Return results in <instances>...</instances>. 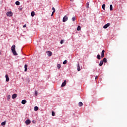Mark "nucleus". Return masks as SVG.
<instances>
[{"label": "nucleus", "instance_id": "7", "mask_svg": "<svg viewBox=\"0 0 127 127\" xmlns=\"http://www.w3.org/2000/svg\"><path fill=\"white\" fill-rule=\"evenodd\" d=\"M31 123V122L30 121V120H27L25 121V124L26 125H27V126H28V125H29V124H30Z\"/></svg>", "mask_w": 127, "mask_h": 127}, {"label": "nucleus", "instance_id": "23", "mask_svg": "<svg viewBox=\"0 0 127 127\" xmlns=\"http://www.w3.org/2000/svg\"><path fill=\"white\" fill-rule=\"evenodd\" d=\"M57 67L58 69H60V68H61V64H57Z\"/></svg>", "mask_w": 127, "mask_h": 127}, {"label": "nucleus", "instance_id": "2", "mask_svg": "<svg viewBox=\"0 0 127 127\" xmlns=\"http://www.w3.org/2000/svg\"><path fill=\"white\" fill-rule=\"evenodd\" d=\"M68 20V16L65 15L63 19V22H66Z\"/></svg>", "mask_w": 127, "mask_h": 127}, {"label": "nucleus", "instance_id": "19", "mask_svg": "<svg viewBox=\"0 0 127 127\" xmlns=\"http://www.w3.org/2000/svg\"><path fill=\"white\" fill-rule=\"evenodd\" d=\"M34 111H38V107L35 106V107H34Z\"/></svg>", "mask_w": 127, "mask_h": 127}, {"label": "nucleus", "instance_id": "34", "mask_svg": "<svg viewBox=\"0 0 127 127\" xmlns=\"http://www.w3.org/2000/svg\"><path fill=\"white\" fill-rule=\"evenodd\" d=\"M99 76H98V75H96V76H95V80H97V79H98V77Z\"/></svg>", "mask_w": 127, "mask_h": 127}, {"label": "nucleus", "instance_id": "9", "mask_svg": "<svg viewBox=\"0 0 127 127\" xmlns=\"http://www.w3.org/2000/svg\"><path fill=\"white\" fill-rule=\"evenodd\" d=\"M48 56H52V53L50 51L47 52Z\"/></svg>", "mask_w": 127, "mask_h": 127}, {"label": "nucleus", "instance_id": "35", "mask_svg": "<svg viewBox=\"0 0 127 127\" xmlns=\"http://www.w3.org/2000/svg\"><path fill=\"white\" fill-rule=\"evenodd\" d=\"M23 28L26 27V24H25V25H24L23 26Z\"/></svg>", "mask_w": 127, "mask_h": 127}, {"label": "nucleus", "instance_id": "37", "mask_svg": "<svg viewBox=\"0 0 127 127\" xmlns=\"http://www.w3.org/2000/svg\"><path fill=\"white\" fill-rule=\"evenodd\" d=\"M32 123H33V124H35V121H32Z\"/></svg>", "mask_w": 127, "mask_h": 127}, {"label": "nucleus", "instance_id": "26", "mask_svg": "<svg viewBox=\"0 0 127 127\" xmlns=\"http://www.w3.org/2000/svg\"><path fill=\"white\" fill-rule=\"evenodd\" d=\"M105 5H106L105 4H103L102 5V8H103V9H104V10H105Z\"/></svg>", "mask_w": 127, "mask_h": 127}, {"label": "nucleus", "instance_id": "36", "mask_svg": "<svg viewBox=\"0 0 127 127\" xmlns=\"http://www.w3.org/2000/svg\"><path fill=\"white\" fill-rule=\"evenodd\" d=\"M54 14V12H52V13L51 14V16H52V15H53Z\"/></svg>", "mask_w": 127, "mask_h": 127}, {"label": "nucleus", "instance_id": "14", "mask_svg": "<svg viewBox=\"0 0 127 127\" xmlns=\"http://www.w3.org/2000/svg\"><path fill=\"white\" fill-rule=\"evenodd\" d=\"M24 68H25V72H26L27 71V64H25L24 65Z\"/></svg>", "mask_w": 127, "mask_h": 127}, {"label": "nucleus", "instance_id": "31", "mask_svg": "<svg viewBox=\"0 0 127 127\" xmlns=\"http://www.w3.org/2000/svg\"><path fill=\"white\" fill-rule=\"evenodd\" d=\"M35 96H37V95H38V93L37 92V91H35Z\"/></svg>", "mask_w": 127, "mask_h": 127}, {"label": "nucleus", "instance_id": "16", "mask_svg": "<svg viewBox=\"0 0 127 127\" xmlns=\"http://www.w3.org/2000/svg\"><path fill=\"white\" fill-rule=\"evenodd\" d=\"M89 6H90V2H87L86 3V7H87V8H89Z\"/></svg>", "mask_w": 127, "mask_h": 127}, {"label": "nucleus", "instance_id": "17", "mask_svg": "<svg viewBox=\"0 0 127 127\" xmlns=\"http://www.w3.org/2000/svg\"><path fill=\"white\" fill-rule=\"evenodd\" d=\"M78 105L79 107H82V106H83V103H82V102H79Z\"/></svg>", "mask_w": 127, "mask_h": 127}, {"label": "nucleus", "instance_id": "8", "mask_svg": "<svg viewBox=\"0 0 127 127\" xmlns=\"http://www.w3.org/2000/svg\"><path fill=\"white\" fill-rule=\"evenodd\" d=\"M5 77L6 78V82H8V81H9V77H8V75L7 74H6Z\"/></svg>", "mask_w": 127, "mask_h": 127}, {"label": "nucleus", "instance_id": "22", "mask_svg": "<svg viewBox=\"0 0 127 127\" xmlns=\"http://www.w3.org/2000/svg\"><path fill=\"white\" fill-rule=\"evenodd\" d=\"M103 62H104V63H107V59L104 58L103 59Z\"/></svg>", "mask_w": 127, "mask_h": 127}, {"label": "nucleus", "instance_id": "4", "mask_svg": "<svg viewBox=\"0 0 127 127\" xmlns=\"http://www.w3.org/2000/svg\"><path fill=\"white\" fill-rule=\"evenodd\" d=\"M6 15L9 17L12 16V12L8 11L6 13Z\"/></svg>", "mask_w": 127, "mask_h": 127}, {"label": "nucleus", "instance_id": "25", "mask_svg": "<svg viewBox=\"0 0 127 127\" xmlns=\"http://www.w3.org/2000/svg\"><path fill=\"white\" fill-rule=\"evenodd\" d=\"M1 126H5V121L1 123Z\"/></svg>", "mask_w": 127, "mask_h": 127}, {"label": "nucleus", "instance_id": "5", "mask_svg": "<svg viewBox=\"0 0 127 127\" xmlns=\"http://www.w3.org/2000/svg\"><path fill=\"white\" fill-rule=\"evenodd\" d=\"M101 56V58H104V57L105 56V50H102Z\"/></svg>", "mask_w": 127, "mask_h": 127}, {"label": "nucleus", "instance_id": "13", "mask_svg": "<svg viewBox=\"0 0 127 127\" xmlns=\"http://www.w3.org/2000/svg\"><path fill=\"white\" fill-rule=\"evenodd\" d=\"M103 64H104V61H101L99 64V66H103Z\"/></svg>", "mask_w": 127, "mask_h": 127}, {"label": "nucleus", "instance_id": "33", "mask_svg": "<svg viewBox=\"0 0 127 127\" xmlns=\"http://www.w3.org/2000/svg\"><path fill=\"white\" fill-rule=\"evenodd\" d=\"M52 10H53V12H55V8L53 7L52 8Z\"/></svg>", "mask_w": 127, "mask_h": 127}, {"label": "nucleus", "instance_id": "12", "mask_svg": "<svg viewBox=\"0 0 127 127\" xmlns=\"http://www.w3.org/2000/svg\"><path fill=\"white\" fill-rule=\"evenodd\" d=\"M26 100H22V102H21V103L23 104V105H25V104H26Z\"/></svg>", "mask_w": 127, "mask_h": 127}, {"label": "nucleus", "instance_id": "32", "mask_svg": "<svg viewBox=\"0 0 127 127\" xmlns=\"http://www.w3.org/2000/svg\"><path fill=\"white\" fill-rule=\"evenodd\" d=\"M10 99V95H8L7 96V100L9 101V99Z\"/></svg>", "mask_w": 127, "mask_h": 127}, {"label": "nucleus", "instance_id": "38", "mask_svg": "<svg viewBox=\"0 0 127 127\" xmlns=\"http://www.w3.org/2000/svg\"><path fill=\"white\" fill-rule=\"evenodd\" d=\"M1 53H0V55Z\"/></svg>", "mask_w": 127, "mask_h": 127}, {"label": "nucleus", "instance_id": "27", "mask_svg": "<svg viewBox=\"0 0 127 127\" xmlns=\"http://www.w3.org/2000/svg\"><path fill=\"white\" fill-rule=\"evenodd\" d=\"M71 19L72 21H75V20H76V18L75 17H73Z\"/></svg>", "mask_w": 127, "mask_h": 127}, {"label": "nucleus", "instance_id": "21", "mask_svg": "<svg viewBox=\"0 0 127 127\" xmlns=\"http://www.w3.org/2000/svg\"><path fill=\"white\" fill-rule=\"evenodd\" d=\"M77 30H78V31L81 30V26H78Z\"/></svg>", "mask_w": 127, "mask_h": 127}, {"label": "nucleus", "instance_id": "18", "mask_svg": "<svg viewBox=\"0 0 127 127\" xmlns=\"http://www.w3.org/2000/svg\"><path fill=\"white\" fill-rule=\"evenodd\" d=\"M15 4H16V5H19V4H20V2H19L18 1H16L15 2Z\"/></svg>", "mask_w": 127, "mask_h": 127}, {"label": "nucleus", "instance_id": "24", "mask_svg": "<svg viewBox=\"0 0 127 127\" xmlns=\"http://www.w3.org/2000/svg\"><path fill=\"white\" fill-rule=\"evenodd\" d=\"M110 10H113V5L112 4L110 5Z\"/></svg>", "mask_w": 127, "mask_h": 127}, {"label": "nucleus", "instance_id": "11", "mask_svg": "<svg viewBox=\"0 0 127 127\" xmlns=\"http://www.w3.org/2000/svg\"><path fill=\"white\" fill-rule=\"evenodd\" d=\"M81 67H80V64H77V71H80Z\"/></svg>", "mask_w": 127, "mask_h": 127}, {"label": "nucleus", "instance_id": "3", "mask_svg": "<svg viewBox=\"0 0 127 127\" xmlns=\"http://www.w3.org/2000/svg\"><path fill=\"white\" fill-rule=\"evenodd\" d=\"M110 25H111V24H110V23H108L107 24H105L103 26V28H104V29H106L108 28V27H109V26H110Z\"/></svg>", "mask_w": 127, "mask_h": 127}, {"label": "nucleus", "instance_id": "20", "mask_svg": "<svg viewBox=\"0 0 127 127\" xmlns=\"http://www.w3.org/2000/svg\"><path fill=\"white\" fill-rule=\"evenodd\" d=\"M97 59L100 60L101 59V56L100 55H98L97 56Z\"/></svg>", "mask_w": 127, "mask_h": 127}, {"label": "nucleus", "instance_id": "29", "mask_svg": "<svg viewBox=\"0 0 127 127\" xmlns=\"http://www.w3.org/2000/svg\"><path fill=\"white\" fill-rule=\"evenodd\" d=\"M60 43H61V44H63V43H64V40H62L61 41Z\"/></svg>", "mask_w": 127, "mask_h": 127}, {"label": "nucleus", "instance_id": "30", "mask_svg": "<svg viewBox=\"0 0 127 127\" xmlns=\"http://www.w3.org/2000/svg\"><path fill=\"white\" fill-rule=\"evenodd\" d=\"M66 63H67V60H65V61L63 62V64H66Z\"/></svg>", "mask_w": 127, "mask_h": 127}, {"label": "nucleus", "instance_id": "15", "mask_svg": "<svg viewBox=\"0 0 127 127\" xmlns=\"http://www.w3.org/2000/svg\"><path fill=\"white\" fill-rule=\"evenodd\" d=\"M31 16L33 17L35 15V12L34 11H32L31 13Z\"/></svg>", "mask_w": 127, "mask_h": 127}, {"label": "nucleus", "instance_id": "28", "mask_svg": "<svg viewBox=\"0 0 127 127\" xmlns=\"http://www.w3.org/2000/svg\"><path fill=\"white\" fill-rule=\"evenodd\" d=\"M52 115L53 117H54L55 116V113L54 112L52 111Z\"/></svg>", "mask_w": 127, "mask_h": 127}, {"label": "nucleus", "instance_id": "6", "mask_svg": "<svg viewBox=\"0 0 127 127\" xmlns=\"http://www.w3.org/2000/svg\"><path fill=\"white\" fill-rule=\"evenodd\" d=\"M66 83L67 81L66 80H64V82L62 83L61 87H65V86H66Z\"/></svg>", "mask_w": 127, "mask_h": 127}, {"label": "nucleus", "instance_id": "1", "mask_svg": "<svg viewBox=\"0 0 127 127\" xmlns=\"http://www.w3.org/2000/svg\"><path fill=\"white\" fill-rule=\"evenodd\" d=\"M11 50L15 56L17 55V53H16V51H15V46L14 45H12L11 48Z\"/></svg>", "mask_w": 127, "mask_h": 127}, {"label": "nucleus", "instance_id": "10", "mask_svg": "<svg viewBox=\"0 0 127 127\" xmlns=\"http://www.w3.org/2000/svg\"><path fill=\"white\" fill-rule=\"evenodd\" d=\"M16 97H17V94H14L12 95V99H15V98H16Z\"/></svg>", "mask_w": 127, "mask_h": 127}]
</instances>
